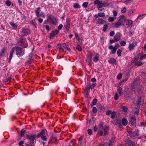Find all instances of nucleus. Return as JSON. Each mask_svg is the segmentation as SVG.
I'll return each instance as SVG.
<instances>
[{"label":"nucleus","instance_id":"29","mask_svg":"<svg viewBox=\"0 0 146 146\" xmlns=\"http://www.w3.org/2000/svg\"><path fill=\"white\" fill-rule=\"evenodd\" d=\"M137 104L138 105H140L142 104L143 103V101L142 100L141 97H139L138 98V100L137 101Z\"/></svg>","mask_w":146,"mask_h":146},{"label":"nucleus","instance_id":"45","mask_svg":"<svg viewBox=\"0 0 146 146\" xmlns=\"http://www.w3.org/2000/svg\"><path fill=\"white\" fill-rule=\"evenodd\" d=\"M98 110L96 107H94L93 108L92 111L93 113H96Z\"/></svg>","mask_w":146,"mask_h":146},{"label":"nucleus","instance_id":"23","mask_svg":"<svg viewBox=\"0 0 146 146\" xmlns=\"http://www.w3.org/2000/svg\"><path fill=\"white\" fill-rule=\"evenodd\" d=\"M109 49L111 50L112 54H115L116 52V50L112 45H110L109 47Z\"/></svg>","mask_w":146,"mask_h":146},{"label":"nucleus","instance_id":"18","mask_svg":"<svg viewBox=\"0 0 146 146\" xmlns=\"http://www.w3.org/2000/svg\"><path fill=\"white\" fill-rule=\"evenodd\" d=\"M83 138V136H81L79 139L78 146H83V142L82 141Z\"/></svg>","mask_w":146,"mask_h":146},{"label":"nucleus","instance_id":"4","mask_svg":"<svg viewBox=\"0 0 146 146\" xmlns=\"http://www.w3.org/2000/svg\"><path fill=\"white\" fill-rule=\"evenodd\" d=\"M92 57V53L91 52L88 51L86 56V62L90 66H91L92 64L91 62Z\"/></svg>","mask_w":146,"mask_h":146},{"label":"nucleus","instance_id":"51","mask_svg":"<svg viewBox=\"0 0 146 146\" xmlns=\"http://www.w3.org/2000/svg\"><path fill=\"white\" fill-rule=\"evenodd\" d=\"M132 1L133 0H127L125 1L124 3L126 4H128L131 3Z\"/></svg>","mask_w":146,"mask_h":146},{"label":"nucleus","instance_id":"55","mask_svg":"<svg viewBox=\"0 0 146 146\" xmlns=\"http://www.w3.org/2000/svg\"><path fill=\"white\" fill-rule=\"evenodd\" d=\"M40 137L41 138V139L42 140L44 141H46V138L45 136L44 135H42L40 136Z\"/></svg>","mask_w":146,"mask_h":146},{"label":"nucleus","instance_id":"3","mask_svg":"<svg viewBox=\"0 0 146 146\" xmlns=\"http://www.w3.org/2000/svg\"><path fill=\"white\" fill-rule=\"evenodd\" d=\"M36 137V135L31 134L27 135L26 138L29 141V144L34 143Z\"/></svg>","mask_w":146,"mask_h":146},{"label":"nucleus","instance_id":"60","mask_svg":"<svg viewBox=\"0 0 146 146\" xmlns=\"http://www.w3.org/2000/svg\"><path fill=\"white\" fill-rule=\"evenodd\" d=\"M33 56V54L32 53H30L29 54V59H32V58Z\"/></svg>","mask_w":146,"mask_h":146},{"label":"nucleus","instance_id":"1","mask_svg":"<svg viewBox=\"0 0 146 146\" xmlns=\"http://www.w3.org/2000/svg\"><path fill=\"white\" fill-rule=\"evenodd\" d=\"M104 123L101 122L99 124V127L98 134L100 136H105L108 133L109 128L106 126H103Z\"/></svg>","mask_w":146,"mask_h":146},{"label":"nucleus","instance_id":"19","mask_svg":"<svg viewBox=\"0 0 146 146\" xmlns=\"http://www.w3.org/2000/svg\"><path fill=\"white\" fill-rule=\"evenodd\" d=\"M45 131H46L45 129H43L40 132V134H38L37 136L36 137L38 138L40 137L42 135H43L45 134Z\"/></svg>","mask_w":146,"mask_h":146},{"label":"nucleus","instance_id":"35","mask_svg":"<svg viewBox=\"0 0 146 146\" xmlns=\"http://www.w3.org/2000/svg\"><path fill=\"white\" fill-rule=\"evenodd\" d=\"M142 64V62H138L137 61H136L135 62V65H137L138 66H141Z\"/></svg>","mask_w":146,"mask_h":146},{"label":"nucleus","instance_id":"44","mask_svg":"<svg viewBox=\"0 0 146 146\" xmlns=\"http://www.w3.org/2000/svg\"><path fill=\"white\" fill-rule=\"evenodd\" d=\"M108 28V26L107 25H104L103 27V31L104 32H105L107 28Z\"/></svg>","mask_w":146,"mask_h":146},{"label":"nucleus","instance_id":"13","mask_svg":"<svg viewBox=\"0 0 146 146\" xmlns=\"http://www.w3.org/2000/svg\"><path fill=\"white\" fill-rule=\"evenodd\" d=\"M125 143L128 144L129 146H135V144L133 142L131 141L129 139H127L125 141Z\"/></svg>","mask_w":146,"mask_h":146},{"label":"nucleus","instance_id":"15","mask_svg":"<svg viewBox=\"0 0 146 146\" xmlns=\"http://www.w3.org/2000/svg\"><path fill=\"white\" fill-rule=\"evenodd\" d=\"M116 125L119 128H121L122 127V125L121 124V120L119 119H117L116 122Z\"/></svg>","mask_w":146,"mask_h":146},{"label":"nucleus","instance_id":"2","mask_svg":"<svg viewBox=\"0 0 146 146\" xmlns=\"http://www.w3.org/2000/svg\"><path fill=\"white\" fill-rule=\"evenodd\" d=\"M14 50L16 51V54L19 57L22 56L24 54L25 50L23 49L21 47L17 46L13 47Z\"/></svg>","mask_w":146,"mask_h":146},{"label":"nucleus","instance_id":"28","mask_svg":"<svg viewBox=\"0 0 146 146\" xmlns=\"http://www.w3.org/2000/svg\"><path fill=\"white\" fill-rule=\"evenodd\" d=\"M62 46L64 47L65 48H66L69 51H70V49L69 47L68 46V44H66L65 43H64L62 45Z\"/></svg>","mask_w":146,"mask_h":146},{"label":"nucleus","instance_id":"25","mask_svg":"<svg viewBox=\"0 0 146 146\" xmlns=\"http://www.w3.org/2000/svg\"><path fill=\"white\" fill-rule=\"evenodd\" d=\"M140 78L139 77H137L133 82V84L134 85H138L139 83Z\"/></svg>","mask_w":146,"mask_h":146},{"label":"nucleus","instance_id":"50","mask_svg":"<svg viewBox=\"0 0 146 146\" xmlns=\"http://www.w3.org/2000/svg\"><path fill=\"white\" fill-rule=\"evenodd\" d=\"M135 11V9L131 10L129 12L128 14V15L129 16H131V14H133Z\"/></svg>","mask_w":146,"mask_h":146},{"label":"nucleus","instance_id":"46","mask_svg":"<svg viewBox=\"0 0 146 146\" xmlns=\"http://www.w3.org/2000/svg\"><path fill=\"white\" fill-rule=\"evenodd\" d=\"M115 116V112L113 111L111 114V117L112 119H113Z\"/></svg>","mask_w":146,"mask_h":146},{"label":"nucleus","instance_id":"36","mask_svg":"<svg viewBox=\"0 0 146 146\" xmlns=\"http://www.w3.org/2000/svg\"><path fill=\"white\" fill-rule=\"evenodd\" d=\"M121 108L122 109L123 111H127L128 109L127 108L126 106H123L121 107Z\"/></svg>","mask_w":146,"mask_h":146},{"label":"nucleus","instance_id":"14","mask_svg":"<svg viewBox=\"0 0 146 146\" xmlns=\"http://www.w3.org/2000/svg\"><path fill=\"white\" fill-rule=\"evenodd\" d=\"M121 34L119 33H116L114 36L115 40L116 42L118 41L121 38Z\"/></svg>","mask_w":146,"mask_h":146},{"label":"nucleus","instance_id":"47","mask_svg":"<svg viewBox=\"0 0 146 146\" xmlns=\"http://www.w3.org/2000/svg\"><path fill=\"white\" fill-rule=\"evenodd\" d=\"M139 113V109H137V110L135 111L134 112V114L136 116H137L138 115Z\"/></svg>","mask_w":146,"mask_h":146},{"label":"nucleus","instance_id":"42","mask_svg":"<svg viewBox=\"0 0 146 146\" xmlns=\"http://www.w3.org/2000/svg\"><path fill=\"white\" fill-rule=\"evenodd\" d=\"M88 3V2H85L83 3L82 4V6L84 8H86L87 7Z\"/></svg>","mask_w":146,"mask_h":146},{"label":"nucleus","instance_id":"39","mask_svg":"<svg viewBox=\"0 0 146 146\" xmlns=\"http://www.w3.org/2000/svg\"><path fill=\"white\" fill-rule=\"evenodd\" d=\"M45 23H44L43 24L44 27H45L46 29L48 31H49L50 29V28L49 26L48 25H44Z\"/></svg>","mask_w":146,"mask_h":146},{"label":"nucleus","instance_id":"5","mask_svg":"<svg viewBox=\"0 0 146 146\" xmlns=\"http://www.w3.org/2000/svg\"><path fill=\"white\" fill-rule=\"evenodd\" d=\"M136 119L135 116L133 115L131 118L129 124L131 126L134 127H136Z\"/></svg>","mask_w":146,"mask_h":146},{"label":"nucleus","instance_id":"26","mask_svg":"<svg viewBox=\"0 0 146 146\" xmlns=\"http://www.w3.org/2000/svg\"><path fill=\"white\" fill-rule=\"evenodd\" d=\"M123 25L119 21L115 23L114 25L113 26V27L116 28H119L120 26Z\"/></svg>","mask_w":146,"mask_h":146},{"label":"nucleus","instance_id":"16","mask_svg":"<svg viewBox=\"0 0 146 146\" xmlns=\"http://www.w3.org/2000/svg\"><path fill=\"white\" fill-rule=\"evenodd\" d=\"M100 57V55L98 54H96L93 58V61L95 62H97L98 60Z\"/></svg>","mask_w":146,"mask_h":146},{"label":"nucleus","instance_id":"33","mask_svg":"<svg viewBox=\"0 0 146 146\" xmlns=\"http://www.w3.org/2000/svg\"><path fill=\"white\" fill-rule=\"evenodd\" d=\"M73 7L75 9H79L80 8V6L79 4L77 3H75L74 4Z\"/></svg>","mask_w":146,"mask_h":146},{"label":"nucleus","instance_id":"37","mask_svg":"<svg viewBox=\"0 0 146 146\" xmlns=\"http://www.w3.org/2000/svg\"><path fill=\"white\" fill-rule=\"evenodd\" d=\"M76 49L80 51L82 50V48L81 46L79 44H77L76 46Z\"/></svg>","mask_w":146,"mask_h":146},{"label":"nucleus","instance_id":"21","mask_svg":"<svg viewBox=\"0 0 146 146\" xmlns=\"http://www.w3.org/2000/svg\"><path fill=\"white\" fill-rule=\"evenodd\" d=\"M122 124L124 126H126L128 124V121L125 118H123L122 119Z\"/></svg>","mask_w":146,"mask_h":146},{"label":"nucleus","instance_id":"59","mask_svg":"<svg viewBox=\"0 0 146 146\" xmlns=\"http://www.w3.org/2000/svg\"><path fill=\"white\" fill-rule=\"evenodd\" d=\"M114 18L112 17H110L108 18V21L110 22L113 21H114Z\"/></svg>","mask_w":146,"mask_h":146},{"label":"nucleus","instance_id":"61","mask_svg":"<svg viewBox=\"0 0 146 146\" xmlns=\"http://www.w3.org/2000/svg\"><path fill=\"white\" fill-rule=\"evenodd\" d=\"M88 134L90 135H92V130L90 129H88Z\"/></svg>","mask_w":146,"mask_h":146},{"label":"nucleus","instance_id":"22","mask_svg":"<svg viewBox=\"0 0 146 146\" xmlns=\"http://www.w3.org/2000/svg\"><path fill=\"white\" fill-rule=\"evenodd\" d=\"M96 85V82L93 83L92 85H89L88 86V88L90 90V89H93Z\"/></svg>","mask_w":146,"mask_h":146},{"label":"nucleus","instance_id":"24","mask_svg":"<svg viewBox=\"0 0 146 146\" xmlns=\"http://www.w3.org/2000/svg\"><path fill=\"white\" fill-rule=\"evenodd\" d=\"M98 23V24H103L106 23L105 21L102 19H98L97 21Z\"/></svg>","mask_w":146,"mask_h":146},{"label":"nucleus","instance_id":"11","mask_svg":"<svg viewBox=\"0 0 146 146\" xmlns=\"http://www.w3.org/2000/svg\"><path fill=\"white\" fill-rule=\"evenodd\" d=\"M59 33V31L58 30H55L54 31H52L50 33V38L52 39L53 38L55 35H58Z\"/></svg>","mask_w":146,"mask_h":146},{"label":"nucleus","instance_id":"40","mask_svg":"<svg viewBox=\"0 0 146 146\" xmlns=\"http://www.w3.org/2000/svg\"><path fill=\"white\" fill-rule=\"evenodd\" d=\"M62 46L61 44L59 43L57 44L56 46V48L57 49L59 50L62 48Z\"/></svg>","mask_w":146,"mask_h":146},{"label":"nucleus","instance_id":"38","mask_svg":"<svg viewBox=\"0 0 146 146\" xmlns=\"http://www.w3.org/2000/svg\"><path fill=\"white\" fill-rule=\"evenodd\" d=\"M26 130L25 129H23L21 131V137H23L24 134Z\"/></svg>","mask_w":146,"mask_h":146},{"label":"nucleus","instance_id":"63","mask_svg":"<svg viewBox=\"0 0 146 146\" xmlns=\"http://www.w3.org/2000/svg\"><path fill=\"white\" fill-rule=\"evenodd\" d=\"M66 27V31H68L70 27V25H66L65 26Z\"/></svg>","mask_w":146,"mask_h":146},{"label":"nucleus","instance_id":"62","mask_svg":"<svg viewBox=\"0 0 146 146\" xmlns=\"http://www.w3.org/2000/svg\"><path fill=\"white\" fill-rule=\"evenodd\" d=\"M90 89H89L88 88H86L85 90V93H89Z\"/></svg>","mask_w":146,"mask_h":146},{"label":"nucleus","instance_id":"27","mask_svg":"<svg viewBox=\"0 0 146 146\" xmlns=\"http://www.w3.org/2000/svg\"><path fill=\"white\" fill-rule=\"evenodd\" d=\"M108 62L109 63H111L112 64H116V61L114 58H111L108 60Z\"/></svg>","mask_w":146,"mask_h":146},{"label":"nucleus","instance_id":"49","mask_svg":"<svg viewBox=\"0 0 146 146\" xmlns=\"http://www.w3.org/2000/svg\"><path fill=\"white\" fill-rule=\"evenodd\" d=\"M126 44V42L125 41H122L120 42V44L121 46H125Z\"/></svg>","mask_w":146,"mask_h":146},{"label":"nucleus","instance_id":"9","mask_svg":"<svg viewBox=\"0 0 146 146\" xmlns=\"http://www.w3.org/2000/svg\"><path fill=\"white\" fill-rule=\"evenodd\" d=\"M7 52L6 48L4 47L0 51V58H2L5 55V53Z\"/></svg>","mask_w":146,"mask_h":146},{"label":"nucleus","instance_id":"53","mask_svg":"<svg viewBox=\"0 0 146 146\" xmlns=\"http://www.w3.org/2000/svg\"><path fill=\"white\" fill-rule=\"evenodd\" d=\"M119 96L116 93L115 94L114 99L115 100H117L118 99Z\"/></svg>","mask_w":146,"mask_h":146},{"label":"nucleus","instance_id":"54","mask_svg":"<svg viewBox=\"0 0 146 146\" xmlns=\"http://www.w3.org/2000/svg\"><path fill=\"white\" fill-rule=\"evenodd\" d=\"M112 112L111 110L107 111L106 113V114L107 115H109L110 114H111Z\"/></svg>","mask_w":146,"mask_h":146},{"label":"nucleus","instance_id":"20","mask_svg":"<svg viewBox=\"0 0 146 146\" xmlns=\"http://www.w3.org/2000/svg\"><path fill=\"white\" fill-rule=\"evenodd\" d=\"M117 90L120 96H121L123 95V93L122 91V89L121 87H119L118 88Z\"/></svg>","mask_w":146,"mask_h":146},{"label":"nucleus","instance_id":"57","mask_svg":"<svg viewBox=\"0 0 146 146\" xmlns=\"http://www.w3.org/2000/svg\"><path fill=\"white\" fill-rule=\"evenodd\" d=\"M45 15L44 13L42 12L40 13H39V17H45Z\"/></svg>","mask_w":146,"mask_h":146},{"label":"nucleus","instance_id":"10","mask_svg":"<svg viewBox=\"0 0 146 146\" xmlns=\"http://www.w3.org/2000/svg\"><path fill=\"white\" fill-rule=\"evenodd\" d=\"M22 33L24 34L23 36H26L30 34V31L28 29L24 28L22 29Z\"/></svg>","mask_w":146,"mask_h":146},{"label":"nucleus","instance_id":"34","mask_svg":"<svg viewBox=\"0 0 146 146\" xmlns=\"http://www.w3.org/2000/svg\"><path fill=\"white\" fill-rule=\"evenodd\" d=\"M103 7L102 2L100 1L97 5V8H101Z\"/></svg>","mask_w":146,"mask_h":146},{"label":"nucleus","instance_id":"52","mask_svg":"<svg viewBox=\"0 0 146 146\" xmlns=\"http://www.w3.org/2000/svg\"><path fill=\"white\" fill-rule=\"evenodd\" d=\"M19 42L24 43L25 42V41L23 40V38H21L19 40Z\"/></svg>","mask_w":146,"mask_h":146},{"label":"nucleus","instance_id":"7","mask_svg":"<svg viewBox=\"0 0 146 146\" xmlns=\"http://www.w3.org/2000/svg\"><path fill=\"white\" fill-rule=\"evenodd\" d=\"M126 21L123 15L120 16L119 17L118 21L123 25H124Z\"/></svg>","mask_w":146,"mask_h":146},{"label":"nucleus","instance_id":"48","mask_svg":"<svg viewBox=\"0 0 146 146\" xmlns=\"http://www.w3.org/2000/svg\"><path fill=\"white\" fill-rule=\"evenodd\" d=\"M97 102V100L96 99L94 98L93 100L92 104L93 105H95Z\"/></svg>","mask_w":146,"mask_h":146},{"label":"nucleus","instance_id":"31","mask_svg":"<svg viewBox=\"0 0 146 146\" xmlns=\"http://www.w3.org/2000/svg\"><path fill=\"white\" fill-rule=\"evenodd\" d=\"M40 8L38 7L37 8L35 11L36 16L37 17H39V14L40 11Z\"/></svg>","mask_w":146,"mask_h":146},{"label":"nucleus","instance_id":"56","mask_svg":"<svg viewBox=\"0 0 146 146\" xmlns=\"http://www.w3.org/2000/svg\"><path fill=\"white\" fill-rule=\"evenodd\" d=\"M6 4L7 5L9 6L11 5V2L9 1L8 0L6 2Z\"/></svg>","mask_w":146,"mask_h":146},{"label":"nucleus","instance_id":"12","mask_svg":"<svg viewBox=\"0 0 146 146\" xmlns=\"http://www.w3.org/2000/svg\"><path fill=\"white\" fill-rule=\"evenodd\" d=\"M129 133L130 137L133 139L135 138L138 135V133L136 132L129 131Z\"/></svg>","mask_w":146,"mask_h":146},{"label":"nucleus","instance_id":"6","mask_svg":"<svg viewBox=\"0 0 146 146\" xmlns=\"http://www.w3.org/2000/svg\"><path fill=\"white\" fill-rule=\"evenodd\" d=\"M48 20L50 23L53 24H55L56 23V19L54 17L50 15L48 18Z\"/></svg>","mask_w":146,"mask_h":146},{"label":"nucleus","instance_id":"64","mask_svg":"<svg viewBox=\"0 0 146 146\" xmlns=\"http://www.w3.org/2000/svg\"><path fill=\"white\" fill-rule=\"evenodd\" d=\"M141 74L143 76H146V72H142L141 73Z\"/></svg>","mask_w":146,"mask_h":146},{"label":"nucleus","instance_id":"43","mask_svg":"<svg viewBox=\"0 0 146 146\" xmlns=\"http://www.w3.org/2000/svg\"><path fill=\"white\" fill-rule=\"evenodd\" d=\"M98 15L99 16L102 17L105 16V14L103 13H99L98 14Z\"/></svg>","mask_w":146,"mask_h":146},{"label":"nucleus","instance_id":"32","mask_svg":"<svg viewBox=\"0 0 146 146\" xmlns=\"http://www.w3.org/2000/svg\"><path fill=\"white\" fill-rule=\"evenodd\" d=\"M10 24L13 29L15 30L17 29V26L15 23L11 22L10 23Z\"/></svg>","mask_w":146,"mask_h":146},{"label":"nucleus","instance_id":"41","mask_svg":"<svg viewBox=\"0 0 146 146\" xmlns=\"http://www.w3.org/2000/svg\"><path fill=\"white\" fill-rule=\"evenodd\" d=\"M122 51V50L120 49L118 50L117 52V53L119 56H121Z\"/></svg>","mask_w":146,"mask_h":146},{"label":"nucleus","instance_id":"17","mask_svg":"<svg viewBox=\"0 0 146 146\" xmlns=\"http://www.w3.org/2000/svg\"><path fill=\"white\" fill-rule=\"evenodd\" d=\"M14 48H12L11 50L10 53V56L9 57V62L10 63L11 61V60L13 56V54L14 52Z\"/></svg>","mask_w":146,"mask_h":146},{"label":"nucleus","instance_id":"58","mask_svg":"<svg viewBox=\"0 0 146 146\" xmlns=\"http://www.w3.org/2000/svg\"><path fill=\"white\" fill-rule=\"evenodd\" d=\"M102 5H103V7H106L108 5H109V4L107 2H106L105 3H103L102 2Z\"/></svg>","mask_w":146,"mask_h":146},{"label":"nucleus","instance_id":"30","mask_svg":"<svg viewBox=\"0 0 146 146\" xmlns=\"http://www.w3.org/2000/svg\"><path fill=\"white\" fill-rule=\"evenodd\" d=\"M114 138L113 137L110 140L109 143L108 144L107 143V145L108 146H112V144L114 142Z\"/></svg>","mask_w":146,"mask_h":146},{"label":"nucleus","instance_id":"8","mask_svg":"<svg viewBox=\"0 0 146 146\" xmlns=\"http://www.w3.org/2000/svg\"><path fill=\"white\" fill-rule=\"evenodd\" d=\"M137 42L136 41H134L133 42L129 44V50L131 51L134 49L135 47L137 45Z\"/></svg>","mask_w":146,"mask_h":146}]
</instances>
